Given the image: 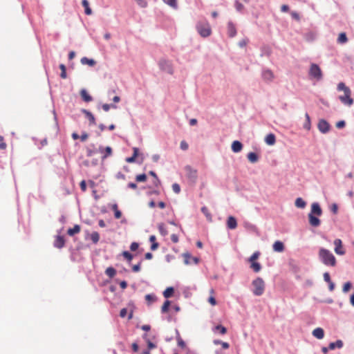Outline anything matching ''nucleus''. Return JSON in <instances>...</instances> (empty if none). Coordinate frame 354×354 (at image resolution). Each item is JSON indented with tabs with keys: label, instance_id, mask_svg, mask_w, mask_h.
I'll use <instances>...</instances> for the list:
<instances>
[{
	"label": "nucleus",
	"instance_id": "79ce46f5",
	"mask_svg": "<svg viewBox=\"0 0 354 354\" xmlns=\"http://www.w3.org/2000/svg\"><path fill=\"white\" fill-rule=\"evenodd\" d=\"M234 7H235V9L236 10V11L240 12H242L243 10L244 9V6L241 2H239L238 0L234 1Z\"/></svg>",
	"mask_w": 354,
	"mask_h": 354
},
{
	"label": "nucleus",
	"instance_id": "680f3d73",
	"mask_svg": "<svg viewBox=\"0 0 354 354\" xmlns=\"http://www.w3.org/2000/svg\"><path fill=\"white\" fill-rule=\"evenodd\" d=\"M337 210H338V207H337V205L336 203H333L331 207H330V211L333 213V214H337Z\"/></svg>",
	"mask_w": 354,
	"mask_h": 354
},
{
	"label": "nucleus",
	"instance_id": "bb28decb",
	"mask_svg": "<svg viewBox=\"0 0 354 354\" xmlns=\"http://www.w3.org/2000/svg\"><path fill=\"white\" fill-rule=\"evenodd\" d=\"M82 6L84 8V12L87 15H90L92 14V10L89 7V3L87 0H82Z\"/></svg>",
	"mask_w": 354,
	"mask_h": 354
},
{
	"label": "nucleus",
	"instance_id": "412c9836",
	"mask_svg": "<svg viewBox=\"0 0 354 354\" xmlns=\"http://www.w3.org/2000/svg\"><path fill=\"white\" fill-rule=\"evenodd\" d=\"M343 342L340 339H338L336 342H330L328 345V348L330 350H334L336 348H341L343 347Z\"/></svg>",
	"mask_w": 354,
	"mask_h": 354
},
{
	"label": "nucleus",
	"instance_id": "0e129e2a",
	"mask_svg": "<svg viewBox=\"0 0 354 354\" xmlns=\"http://www.w3.org/2000/svg\"><path fill=\"white\" fill-rule=\"evenodd\" d=\"M80 188L83 192H85L86 190V183L85 180H82L80 184Z\"/></svg>",
	"mask_w": 354,
	"mask_h": 354
},
{
	"label": "nucleus",
	"instance_id": "f704fd0d",
	"mask_svg": "<svg viewBox=\"0 0 354 354\" xmlns=\"http://www.w3.org/2000/svg\"><path fill=\"white\" fill-rule=\"evenodd\" d=\"M158 228L160 234L163 236L167 234V230H166L165 225L163 223H159L158 225Z\"/></svg>",
	"mask_w": 354,
	"mask_h": 354
},
{
	"label": "nucleus",
	"instance_id": "13d9d810",
	"mask_svg": "<svg viewBox=\"0 0 354 354\" xmlns=\"http://www.w3.org/2000/svg\"><path fill=\"white\" fill-rule=\"evenodd\" d=\"M346 122L344 120H340L336 123V127L338 129H342L345 127Z\"/></svg>",
	"mask_w": 354,
	"mask_h": 354
},
{
	"label": "nucleus",
	"instance_id": "a878e982",
	"mask_svg": "<svg viewBox=\"0 0 354 354\" xmlns=\"http://www.w3.org/2000/svg\"><path fill=\"white\" fill-rule=\"evenodd\" d=\"M80 231V226L79 225H75L73 228H69L67 231V234L69 236H73L75 234L79 233Z\"/></svg>",
	"mask_w": 354,
	"mask_h": 354
},
{
	"label": "nucleus",
	"instance_id": "393cba45",
	"mask_svg": "<svg viewBox=\"0 0 354 354\" xmlns=\"http://www.w3.org/2000/svg\"><path fill=\"white\" fill-rule=\"evenodd\" d=\"M247 157L248 160L252 163H255L259 160V156L254 152H250Z\"/></svg>",
	"mask_w": 354,
	"mask_h": 354
},
{
	"label": "nucleus",
	"instance_id": "2f4dec72",
	"mask_svg": "<svg viewBox=\"0 0 354 354\" xmlns=\"http://www.w3.org/2000/svg\"><path fill=\"white\" fill-rule=\"evenodd\" d=\"M305 118H306V121H305L303 127L305 129L310 130L311 125H310V118L308 113H306L305 114Z\"/></svg>",
	"mask_w": 354,
	"mask_h": 354
},
{
	"label": "nucleus",
	"instance_id": "f8f14e48",
	"mask_svg": "<svg viewBox=\"0 0 354 354\" xmlns=\"http://www.w3.org/2000/svg\"><path fill=\"white\" fill-rule=\"evenodd\" d=\"M308 216L309 223L311 226L318 227L320 225L321 221L317 216L313 215L312 214H308Z\"/></svg>",
	"mask_w": 354,
	"mask_h": 354
},
{
	"label": "nucleus",
	"instance_id": "2eb2a0df",
	"mask_svg": "<svg viewBox=\"0 0 354 354\" xmlns=\"http://www.w3.org/2000/svg\"><path fill=\"white\" fill-rule=\"evenodd\" d=\"M227 226L230 230L235 229L237 227L236 219L232 216H229L227 221Z\"/></svg>",
	"mask_w": 354,
	"mask_h": 354
},
{
	"label": "nucleus",
	"instance_id": "4468645a",
	"mask_svg": "<svg viewBox=\"0 0 354 354\" xmlns=\"http://www.w3.org/2000/svg\"><path fill=\"white\" fill-rule=\"evenodd\" d=\"M227 34L230 37H234L236 35V27L232 21L227 23Z\"/></svg>",
	"mask_w": 354,
	"mask_h": 354
},
{
	"label": "nucleus",
	"instance_id": "c03bdc74",
	"mask_svg": "<svg viewBox=\"0 0 354 354\" xmlns=\"http://www.w3.org/2000/svg\"><path fill=\"white\" fill-rule=\"evenodd\" d=\"M102 108L104 111L107 112L111 108L116 109L117 106L113 104H104L102 105Z\"/></svg>",
	"mask_w": 354,
	"mask_h": 354
},
{
	"label": "nucleus",
	"instance_id": "3c124183",
	"mask_svg": "<svg viewBox=\"0 0 354 354\" xmlns=\"http://www.w3.org/2000/svg\"><path fill=\"white\" fill-rule=\"evenodd\" d=\"M180 147L182 150L186 151L188 149L189 145L186 141L182 140L180 144Z\"/></svg>",
	"mask_w": 354,
	"mask_h": 354
},
{
	"label": "nucleus",
	"instance_id": "f3484780",
	"mask_svg": "<svg viewBox=\"0 0 354 354\" xmlns=\"http://www.w3.org/2000/svg\"><path fill=\"white\" fill-rule=\"evenodd\" d=\"M243 145L239 140H235L232 144V150L234 153H239L242 150Z\"/></svg>",
	"mask_w": 354,
	"mask_h": 354
},
{
	"label": "nucleus",
	"instance_id": "ea45409f",
	"mask_svg": "<svg viewBox=\"0 0 354 354\" xmlns=\"http://www.w3.org/2000/svg\"><path fill=\"white\" fill-rule=\"evenodd\" d=\"M251 268L253 269V270L255 272H259L261 270V266L258 262H252V263H251Z\"/></svg>",
	"mask_w": 354,
	"mask_h": 354
},
{
	"label": "nucleus",
	"instance_id": "39448f33",
	"mask_svg": "<svg viewBox=\"0 0 354 354\" xmlns=\"http://www.w3.org/2000/svg\"><path fill=\"white\" fill-rule=\"evenodd\" d=\"M185 171L189 183L192 184L196 183L198 178L197 170L189 165H186L185 167Z\"/></svg>",
	"mask_w": 354,
	"mask_h": 354
},
{
	"label": "nucleus",
	"instance_id": "6ab92c4d",
	"mask_svg": "<svg viewBox=\"0 0 354 354\" xmlns=\"http://www.w3.org/2000/svg\"><path fill=\"white\" fill-rule=\"evenodd\" d=\"M262 77L264 80L271 81L273 79L274 75L270 70L265 69L262 71Z\"/></svg>",
	"mask_w": 354,
	"mask_h": 354
},
{
	"label": "nucleus",
	"instance_id": "864d4df0",
	"mask_svg": "<svg viewBox=\"0 0 354 354\" xmlns=\"http://www.w3.org/2000/svg\"><path fill=\"white\" fill-rule=\"evenodd\" d=\"M351 282H346L344 283V286H343V289H342V291L344 292H347L350 288H351Z\"/></svg>",
	"mask_w": 354,
	"mask_h": 354
},
{
	"label": "nucleus",
	"instance_id": "49530a36",
	"mask_svg": "<svg viewBox=\"0 0 354 354\" xmlns=\"http://www.w3.org/2000/svg\"><path fill=\"white\" fill-rule=\"evenodd\" d=\"M147 180V175L145 174H138L136 176L137 182H145Z\"/></svg>",
	"mask_w": 354,
	"mask_h": 354
},
{
	"label": "nucleus",
	"instance_id": "052dcab7",
	"mask_svg": "<svg viewBox=\"0 0 354 354\" xmlns=\"http://www.w3.org/2000/svg\"><path fill=\"white\" fill-rule=\"evenodd\" d=\"M147 343L149 350L156 348V345L151 342L149 339H147Z\"/></svg>",
	"mask_w": 354,
	"mask_h": 354
},
{
	"label": "nucleus",
	"instance_id": "8fccbe9b",
	"mask_svg": "<svg viewBox=\"0 0 354 354\" xmlns=\"http://www.w3.org/2000/svg\"><path fill=\"white\" fill-rule=\"evenodd\" d=\"M259 252H255L249 259L250 263L255 262L254 261L259 257Z\"/></svg>",
	"mask_w": 354,
	"mask_h": 354
},
{
	"label": "nucleus",
	"instance_id": "f257e3e1",
	"mask_svg": "<svg viewBox=\"0 0 354 354\" xmlns=\"http://www.w3.org/2000/svg\"><path fill=\"white\" fill-rule=\"evenodd\" d=\"M337 89L338 91H344V94L343 95L339 96V100L341 101L342 104L346 106H351L354 101L353 99L351 97V91L349 87L346 86L344 82H339L337 84Z\"/></svg>",
	"mask_w": 354,
	"mask_h": 354
},
{
	"label": "nucleus",
	"instance_id": "774afa93",
	"mask_svg": "<svg viewBox=\"0 0 354 354\" xmlns=\"http://www.w3.org/2000/svg\"><path fill=\"white\" fill-rule=\"evenodd\" d=\"M171 241L174 243H178V236L176 234H171Z\"/></svg>",
	"mask_w": 354,
	"mask_h": 354
},
{
	"label": "nucleus",
	"instance_id": "473e14b6",
	"mask_svg": "<svg viewBox=\"0 0 354 354\" xmlns=\"http://www.w3.org/2000/svg\"><path fill=\"white\" fill-rule=\"evenodd\" d=\"M348 39L345 32H341L337 38V42L339 44H345Z\"/></svg>",
	"mask_w": 354,
	"mask_h": 354
},
{
	"label": "nucleus",
	"instance_id": "0eeeda50",
	"mask_svg": "<svg viewBox=\"0 0 354 354\" xmlns=\"http://www.w3.org/2000/svg\"><path fill=\"white\" fill-rule=\"evenodd\" d=\"M317 128L322 133H327L330 129V124L325 119H320L318 121Z\"/></svg>",
	"mask_w": 354,
	"mask_h": 354
},
{
	"label": "nucleus",
	"instance_id": "de8ad7c7",
	"mask_svg": "<svg viewBox=\"0 0 354 354\" xmlns=\"http://www.w3.org/2000/svg\"><path fill=\"white\" fill-rule=\"evenodd\" d=\"M176 334H177V340H178V345L181 347L184 348L185 347V342L181 339L178 331L176 330Z\"/></svg>",
	"mask_w": 354,
	"mask_h": 354
},
{
	"label": "nucleus",
	"instance_id": "20e7f679",
	"mask_svg": "<svg viewBox=\"0 0 354 354\" xmlns=\"http://www.w3.org/2000/svg\"><path fill=\"white\" fill-rule=\"evenodd\" d=\"M309 75L317 80L322 79L323 75L321 68L317 64H311L309 70Z\"/></svg>",
	"mask_w": 354,
	"mask_h": 354
},
{
	"label": "nucleus",
	"instance_id": "c85d7f7f",
	"mask_svg": "<svg viewBox=\"0 0 354 354\" xmlns=\"http://www.w3.org/2000/svg\"><path fill=\"white\" fill-rule=\"evenodd\" d=\"M174 292V288L173 287H168L163 292V296L165 298H169L173 295Z\"/></svg>",
	"mask_w": 354,
	"mask_h": 354
},
{
	"label": "nucleus",
	"instance_id": "09e8293b",
	"mask_svg": "<svg viewBox=\"0 0 354 354\" xmlns=\"http://www.w3.org/2000/svg\"><path fill=\"white\" fill-rule=\"evenodd\" d=\"M122 256L126 259H127L129 261H131L133 257V254H131L128 251H124L122 252Z\"/></svg>",
	"mask_w": 354,
	"mask_h": 354
},
{
	"label": "nucleus",
	"instance_id": "6e6d98bb",
	"mask_svg": "<svg viewBox=\"0 0 354 354\" xmlns=\"http://www.w3.org/2000/svg\"><path fill=\"white\" fill-rule=\"evenodd\" d=\"M137 3L141 8H146L147 6V2L145 0H136Z\"/></svg>",
	"mask_w": 354,
	"mask_h": 354
},
{
	"label": "nucleus",
	"instance_id": "c9c22d12",
	"mask_svg": "<svg viewBox=\"0 0 354 354\" xmlns=\"http://www.w3.org/2000/svg\"><path fill=\"white\" fill-rule=\"evenodd\" d=\"M201 212L204 214V215L206 216L207 219L209 221H212V215L211 214L209 213L207 207H203L201 208Z\"/></svg>",
	"mask_w": 354,
	"mask_h": 354
},
{
	"label": "nucleus",
	"instance_id": "7ed1b4c3",
	"mask_svg": "<svg viewBox=\"0 0 354 354\" xmlns=\"http://www.w3.org/2000/svg\"><path fill=\"white\" fill-rule=\"evenodd\" d=\"M252 285L253 286L252 292L256 296H261L263 294L265 290V283L263 279L257 277L253 280Z\"/></svg>",
	"mask_w": 354,
	"mask_h": 354
},
{
	"label": "nucleus",
	"instance_id": "cd10ccee",
	"mask_svg": "<svg viewBox=\"0 0 354 354\" xmlns=\"http://www.w3.org/2000/svg\"><path fill=\"white\" fill-rule=\"evenodd\" d=\"M295 205L298 208L304 209L306 205V203L303 200V198H297L295 200Z\"/></svg>",
	"mask_w": 354,
	"mask_h": 354
},
{
	"label": "nucleus",
	"instance_id": "9b49d317",
	"mask_svg": "<svg viewBox=\"0 0 354 354\" xmlns=\"http://www.w3.org/2000/svg\"><path fill=\"white\" fill-rule=\"evenodd\" d=\"M335 252L337 254L343 255L345 254V251L342 249V242L341 239H336L334 241Z\"/></svg>",
	"mask_w": 354,
	"mask_h": 354
},
{
	"label": "nucleus",
	"instance_id": "5fc2aeb1",
	"mask_svg": "<svg viewBox=\"0 0 354 354\" xmlns=\"http://www.w3.org/2000/svg\"><path fill=\"white\" fill-rule=\"evenodd\" d=\"M248 42V39H243L242 40L239 41L238 45L240 48H243L247 45Z\"/></svg>",
	"mask_w": 354,
	"mask_h": 354
},
{
	"label": "nucleus",
	"instance_id": "7c9ffc66",
	"mask_svg": "<svg viewBox=\"0 0 354 354\" xmlns=\"http://www.w3.org/2000/svg\"><path fill=\"white\" fill-rule=\"evenodd\" d=\"M105 274L109 277V278H113L115 274H116V270L113 267H109L106 269L105 270Z\"/></svg>",
	"mask_w": 354,
	"mask_h": 354
},
{
	"label": "nucleus",
	"instance_id": "c756f323",
	"mask_svg": "<svg viewBox=\"0 0 354 354\" xmlns=\"http://www.w3.org/2000/svg\"><path fill=\"white\" fill-rule=\"evenodd\" d=\"M111 209L114 211V216L115 218H120L122 216V212L118 209L116 203L112 205Z\"/></svg>",
	"mask_w": 354,
	"mask_h": 354
},
{
	"label": "nucleus",
	"instance_id": "37998d69",
	"mask_svg": "<svg viewBox=\"0 0 354 354\" xmlns=\"http://www.w3.org/2000/svg\"><path fill=\"white\" fill-rule=\"evenodd\" d=\"M104 155L102 157V160H104L107 157L110 156L112 154V149L111 147H106L104 149Z\"/></svg>",
	"mask_w": 354,
	"mask_h": 354
},
{
	"label": "nucleus",
	"instance_id": "4be33fe9",
	"mask_svg": "<svg viewBox=\"0 0 354 354\" xmlns=\"http://www.w3.org/2000/svg\"><path fill=\"white\" fill-rule=\"evenodd\" d=\"M80 62L83 65L87 64L90 66H93L96 64V62L93 59H89L86 57L81 58Z\"/></svg>",
	"mask_w": 354,
	"mask_h": 354
},
{
	"label": "nucleus",
	"instance_id": "e2e57ef3",
	"mask_svg": "<svg viewBox=\"0 0 354 354\" xmlns=\"http://www.w3.org/2000/svg\"><path fill=\"white\" fill-rule=\"evenodd\" d=\"M323 277H324V280L326 282L328 283V282L331 281L330 277V274L328 272H324L323 274Z\"/></svg>",
	"mask_w": 354,
	"mask_h": 354
},
{
	"label": "nucleus",
	"instance_id": "5701e85b",
	"mask_svg": "<svg viewBox=\"0 0 354 354\" xmlns=\"http://www.w3.org/2000/svg\"><path fill=\"white\" fill-rule=\"evenodd\" d=\"M80 95L83 100L86 102H89L93 100L92 97L88 93L86 89H82Z\"/></svg>",
	"mask_w": 354,
	"mask_h": 354
},
{
	"label": "nucleus",
	"instance_id": "9d476101",
	"mask_svg": "<svg viewBox=\"0 0 354 354\" xmlns=\"http://www.w3.org/2000/svg\"><path fill=\"white\" fill-rule=\"evenodd\" d=\"M309 214H312L317 216H320L322 214V209L318 203L315 202L311 205V210Z\"/></svg>",
	"mask_w": 354,
	"mask_h": 354
},
{
	"label": "nucleus",
	"instance_id": "4d7b16f0",
	"mask_svg": "<svg viewBox=\"0 0 354 354\" xmlns=\"http://www.w3.org/2000/svg\"><path fill=\"white\" fill-rule=\"evenodd\" d=\"M141 262L142 261H140L138 264L136 265H134L133 267H132V270L133 272H138L140 270V265H141Z\"/></svg>",
	"mask_w": 354,
	"mask_h": 354
},
{
	"label": "nucleus",
	"instance_id": "dca6fc26",
	"mask_svg": "<svg viewBox=\"0 0 354 354\" xmlns=\"http://www.w3.org/2000/svg\"><path fill=\"white\" fill-rule=\"evenodd\" d=\"M82 112L86 115V117L88 119L90 124H95V118L93 113L86 109H82Z\"/></svg>",
	"mask_w": 354,
	"mask_h": 354
},
{
	"label": "nucleus",
	"instance_id": "b1692460",
	"mask_svg": "<svg viewBox=\"0 0 354 354\" xmlns=\"http://www.w3.org/2000/svg\"><path fill=\"white\" fill-rule=\"evenodd\" d=\"M265 142L268 145H273L276 142L275 136L272 133L268 134L265 138Z\"/></svg>",
	"mask_w": 354,
	"mask_h": 354
},
{
	"label": "nucleus",
	"instance_id": "ddd939ff",
	"mask_svg": "<svg viewBox=\"0 0 354 354\" xmlns=\"http://www.w3.org/2000/svg\"><path fill=\"white\" fill-rule=\"evenodd\" d=\"M65 240L63 236L57 235L54 241V246L57 248L61 249L64 246Z\"/></svg>",
	"mask_w": 354,
	"mask_h": 354
},
{
	"label": "nucleus",
	"instance_id": "e433bc0d",
	"mask_svg": "<svg viewBox=\"0 0 354 354\" xmlns=\"http://www.w3.org/2000/svg\"><path fill=\"white\" fill-rule=\"evenodd\" d=\"M214 344L216 345L221 344V346H222V347L225 349H227L230 347V344L227 342H224L219 339H214Z\"/></svg>",
	"mask_w": 354,
	"mask_h": 354
},
{
	"label": "nucleus",
	"instance_id": "a19ab883",
	"mask_svg": "<svg viewBox=\"0 0 354 354\" xmlns=\"http://www.w3.org/2000/svg\"><path fill=\"white\" fill-rule=\"evenodd\" d=\"M170 304L171 303H170V301L169 300H166L164 302V304H163V305H162V306L161 308L162 313H167L168 311L169 306H170Z\"/></svg>",
	"mask_w": 354,
	"mask_h": 354
},
{
	"label": "nucleus",
	"instance_id": "a211bd4d",
	"mask_svg": "<svg viewBox=\"0 0 354 354\" xmlns=\"http://www.w3.org/2000/svg\"><path fill=\"white\" fill-rule=\"evenodd\" d=\"M273 250L277 252H281L284 250V245L283 242L277 241L272 245Z\"/></svg>",
	"mask_w": 354,
	"mask_h": 354
},
{
	"label": "nucleus",
	"instance_id": "69168bd1",
	"mask_svg": "<svg viewBox=\"0 0 354 354\" xmlns=\"http://www.w3.org/2000/svg\"><path fill=\"white\" fill-rule=\"evenodd\" d=\"M127 309L124 308L121 309V310L120 312V316L123 318L127 315Z\"/></svg>",
	"mask_w": 354,
	"mask_h": 354
},
{
	"label": "nucleus",
	"instance_id": "58836bf2",
	"mask_svg": "<svg viewBox=\"0 0 354 354\" xmlns=\"http://www.w3.org/2000/svg\"><path fill=\"white\" fill-rule=\"evenodd\" d=\"M91 239L93 243H97L100 239V235L97 232H93L91 234Z\"/></svg>",
	"mask_w": 354,
	"mask_h": 354
},
{
	"label": "nucleus",
	"instance_id": "aec40b11",
	"mask_svg": "<svg viewBox=\"0 0 354 354\" xmlns=\"http://www.w3.org/2000/svg\"><path fill=\"white\" fill-rule=\"evenodd\" d=\"M312 334L318 339H322L324 337V331L322 328H316L313 330Z\"/></svg>",
	"mask_w": 354,
	"mask_h": 354
},
{
	"label": "nucleus",
	"instance_id": "72a5a7b5",
	"mask_svg": "<svg viewBox=\"0 0 354 354\" xmlns=\"http://www.w3.org/2000/svg\"><path fill=\"white\" fill-rule=\"evenodd\" d=\"M213 331H218L221 334L224 335L227 332V329L225 327L223 326L222 325H217L213 328Z\"/></svg>",
	"mask_w": 354,
	"mask_h": 354
},
{
	"label": "nucleus",
	"instance_id": "4c0bfd02",
	"mask_svg": "<svg viewBox=\"0 0 354 354\" xmlns=\"http://www.w3.org/2000/svg\"><path fill=\"white\" fill-rule=\"evenodd\" d=\"M59 68L61 69V73H60V77L62 78V79H66L67 77V75H66V66L63 64H61L59 65Z\"/></svg>",
	"mask_w": 354,
	"mask_h": 354
},
{
	"label": "nucleus",
	"instance_id": "603ef678",
	"mask_svg": "<svg viewBox=\"0 0 354 354\" xmlns=\"http://www.w3.org/2000/svg\"><path fill=\"white\" fill-rule=\"evenodd\" d=\"M172 189L176 194H179L180 192V187L178 183H174L172 185Z\"/></svg>",
	"mask_w": 354,
	"mask_h": 354
},
{
	"label": "nucleus",
	"instance_id": "bf43d9fd",
	"mask_svg": "<svg viewBox=\"0 0 354 354\" xmlns=\"http://www.w3.org/2000/svg\"><path fill=\"white\" fill-rule=\"evenodd\" d=\"M139 247V245L138 243L136 242H133L131 243V245H130V250L131 251H136Z\"/></svg>",
	"mask_w": 354,
	"mask_h": 354
},
{
	"label": "nucleus",
	"instance_id": "6e6552de",
	"mask_svg": "<svg viewBox=\"0 0 354 354\" xmlns=\"http://www.w3.org/2000/svg\"><path fill=\"white\" fill-rule=\"evenodd\" d=\"M198 33L203 37H208L211 33V29L208 25H198L197 26Z\"/></svg>",
	"mask_w": 354,
	"mask_h": 354
},
{
	"label": "nucleus",
	"instance_id": "338daca9",
	"mask_svg": "<svg viewBox=\"0 0 354 354\" xmlns=\"http://www.w3.org/2000/svg\"><path fill=\"white\" fill-rule=\"evenodd\" d=\"M88 133H86V132H84V133L81 135V136H80V139H81V141L84 142V141H86V139L88 138Z\"/></svg>",
	"mask_w": 354,
	"mask_h": 354
},
{
	"label": "nucleus",
	"instance_id": "a18cd8bd",
	"mask_svg": "<svg viewBox=\"0 0 354 354\" xmlns=\"http://www.w3.org/2000/svg\"><path fill=\"white\" fill-rule=\"evenodd\" d=\"M164 3H167L169 6L174 8H177V1L176 0H162Z\"/></svg>",
	"mask_w": 354,
	"mask_h": 354
},
{
	"label": "nucleus",
	"instance_id": "1a4fd4ad",
	"mask_svg": "<svg viewBox=\"0 0 354 354\" xmlns=\"http://www.w3.org/2000/svg\"><path fill=\"white\" fill-rule=\"evenodd\" d=\"M183 257H184V263L186 265L191 264V261L194 264H198L199 262V259L198 257H192L189 252L183 253Z\"/></svg>",
	"mask_w": 354,
	"mask_h": 354
},
{
	"label": "nucleus",
	"instance_id": "f03ea898",
	"mask_svg": "<svg viewBox=\"0 0 354 354\" xmlns=\"http://www.w3.org/2000/svg\"><path fill=\"white\" fill-rule=\"evenodd\" d=\"M319 257L320 261L326 266H335L336 265V259L328 250L321 248L319 252Z\"/></svg>",
	"mask_w": 354,
	"mask_h": 354
},
{
	"label": "nucleus",
	"instance_id": "423d86ee",
	"mask_svg": "<svg viewBox=\"0 0 354 354\" xmlns=\"http://www.w3.org/2000/svg\"><path fill=\"white\" fill-rule=\"evenodd\" d=\"M158 66L161 71H165L169 74H173L174 70L171 62L165 59H161L158 62Z\"/></svg>",
	"mask_w": 354,
	"mask_h": 354
}]
</instances>
